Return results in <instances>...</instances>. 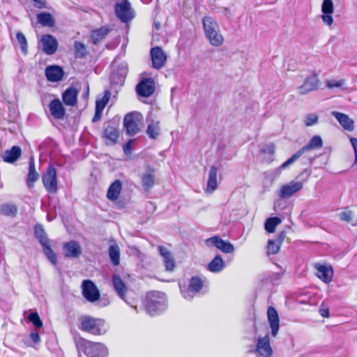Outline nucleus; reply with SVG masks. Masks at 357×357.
Wrapping results in <instances>:
<instances>
[{"mask_svg":"<svg viewBox=\"0 0 357 357\" xmlns=\"http://www.w3.org/2000/svg\"><path fill=\"white\" fill-rule=\"evenodd\" d=\"M38 22L43 26L52 27L54 25V20L49 13H40L37 15Z\"/></svg>","mask_w":357,"mask_h":357,"instance_id":"obj_33","label":"nucleus"},{"mask_svg":"<svg viewBox=\"0 0 357 357\" xmlns=\"http://www.w3.org/2000/svg\"><path fill=\"white\" fill-rule=\"evenodd\" d=\"M282 220L278 217H271L266 220L264 229L268 233H273L276 227L281 223Z\"/></svg>","mask_w":357,"mask_h":357,"instance_id":"obj_36","label":"nucleus"},{"mask_svg":"<svg viewBox=\"0 0 357 357\" xmlns=\"http://www.w3.org/2000/svg\"><path fill=\"white\" fill-rule=\"evenodd\" d=\"M119 133L118 129L111 125L107 124L104 130V137L108 140L107 144H114L119 138Z\"/></svg>","mask_w":357,"mask_h":357,"instance_id":"obj_26","label":"nucleus"},{"mask_svg":"<svg viewBox=\"0 0 357 357\" xmlns=\"http://www.w3.org/2000/svg\"><path fill=\"white\" fill-rule=\"evenodd\" d=\"M123 126L128 135L133 136L139 131L137 121L135 117V113L127 114L123 119Z\"/></svg>","mask_w":357,"mask_h":357,"instance_id":"obj_17","label":"nucleus"},{"mask_svg":"<svg viewBox=\"0 0 357 357\" xmlns=\"http://www.w3.org/2000/svg\"><path fill=\"white\" fill-rule=\"evenodd\" d=\"M142 185L146 190L153 187L155 183L154 170H151L146 173L142 178Z\"/></svg>","mask_w":357,"mask_h":357,"instance_id":"obj_35","label":"nucleus"},{"mask_svg":"<svg viewBox=\"0 0 357 357\" xmlns=\"http://www.w3.org/2000/svg\"><path fill=\"white\" fill-rule=\"evenodd\" d=\"M317 276L325 283H329L332 280L333 270L331 266L316 264Z\"/></svg>","mask_w":357,"mask_h":357,"instance_id":"obj_19","label":"nucleus"},{"mask_svg":"<svg viewBox=\"0 0 357 357\" xmlns=\"http://www.w3.org/2000/svg\"><path fill=\"white\" fill-rule=\"evenodd\" d=\"M331 114L337 120L344 130L349 131L354 130V121L348 115L336 111L332 112Z\"/></svg>","mask_w":357,"mask_h":357,"instance_id":"obj_22","label":"nucleus"},{"mask_svg":"<svg viewBox=\"0 0 357 357\" xmlns=\"http://www.w3.org/2000/svg\"><path fill=\"white\" fill-rule=\"evenodd\" d=\"M64 75L63 70L59 66H50L45 68V76L50 82L60 81Z\"/></svg>","mask_w":357,"mask_h":357,"instance_id":"obj_20","label":"nucleus"},{"mask_svg":"<svg viewBox=\"0 0 357 357\" xmlns=\"http://www.w3.org/2000/svg\"><path fill=\"white\" fill-rule=\"evenodd\" d=\"M17 212V208L15 205L11 204H3L1 207V213L7 216H15Z\"/></svg>","mask_w":357,"mask_h":357,"instance_id":"obj_40","label":"nucleus"},{"mask_svg":"<svg viewBox=\"0 0 357 357\" xmlns=\"http://www.w3.org/2000/svg\"><path fill=\"white\" fill-rule=\"evenodd\" d=\"M284 238H285V234H284V232L282 231L279 234V235L278 236V238L275 241H277V243H279V245H281Z\"/></svg>","mask_w":357,"mask_h":357,"instance_id":"obj_62","label":"nucleus"},{"mask_svg":"<svg viewBox=\"0 0 357 357\" xmlns=\"http://www.w3.org/2000/svg\"><path fill=\"white\" fill-rule=\"evenodd\" d=\"M77 90L74 87H69L62 94L63 103L67 106H74L77 103Z\"/></svg>","mask_w":357,"mask_h":357,"instance_id":"obj_25","label":"nucleus"},{"mask_svg":"<svg viewBox=\"0 0 357 357\" xmlns=\"http://www.w3.org/2000/svg\"><path fill=\"white\" fill-rule=\"evenodd\" d=\"M303 188V183L299 181H291V182L281 186L278 196L281 199H287L292 197Z\"/></svg>","mask_w":357,"mask_h":357,"instance_id":"obj_7","label":"nucleus"},{"mask_svg":"<svg viewBox=\"0 0 357 357\" xmlns=\"http://www.w3.org/2000/svg\"><path fill=\"white\" fill-rule=\"evenodd\" d=\"M280 248V245L277 243L275 240H268L267 245V253L268 255H275L278 252Z\"/></svg>","mask_w":357,"mask_h":357,"instance_id":"obj_45","label":"nucleus"},{"mask_svg":"<svg viewBox=\"0 0 357 357\" xmlns=\"http://www.w3.org/2000/svg\"><path fill=\"white\" fill-rule=\"evenodd\" d=\"M75 54L77 58H82L86 54V48L85 45L79 42H75Z\"/></svg>","mask_w":357,"mask_h":357,"instance_id":"obj_44","label":"nucleus"},{"mask_svg":"<svg viewBox=\"0 0 357 357\" xmlns=\"http://www.w3.org/2000/svg\"><path fill=\"white\" fill-rule=\"evenodd\" d=\"M167 61V55L162 49L158 46V70L162 68Z\"/></svg>","mask_w":357,"mask_h":357,"instance_id":"obj_48","label":"nucleus"},{"mask_svg":"<svg viewBox=\"0 0 357 357\" xmlns=\"http://www.w3.org/2000/svg\"><path fill=\"white\" fill-rule=\"evenodd\" d=\"M151 56L152 61V66L154 68H156V47H153L151 49Z\"/></svg>","mask_w":357,"mask_h":357,"instance_id":"obj_59","label":"nucleus"},{"mask_svg":"<svg viewBox=\"0 0 357 357\" xmlns=\"http://www.w3.org/2000/svg\"><path fill=\"white\" fill-rule=\"evenodd\" d=\"M319 79L317 75L313 74L305 78L304 83L298 87V93L301 95H305L312 91L318 89Z\"/></svg>","mask_w":357,"mask_h":357,"instance_id":"obj_14","label":"nucleus"},{"mask_svg":"<svg viewBox=\"0 0 357 357\" xmlns=\"http://www.w3.org/2000/svg\"><path fill=\"white\" fill-rule=\"evenodd\" d=\"M167 296L163 292L158 291V314L164 312L167 309Z\"/></svg>","mask_w":357,"mask_h":357,"instance_id":"obj_38","label":"nucleus"},{"mask_svg":"<svg viewBox=\"0 0 357 357\" xmlns=\"http://www.w3.org/2000/svg\"><path fill=\"white\" fill-rule=\"evenodd\" d=\"M110 31V29L106 26L100 27L98 29L94 30L91 33V38L94 44L98 43L102 40Z\"/></svg>","mask_w":357,"mask_h":357,"instance_id":"obj_34","label":"nucleus"},{"mask_svg":"<svg viewBox=\"0 0 357 357\" xmlns=\"http://www.w3.org/2000/svg\"><path fill=\"white\" fill-rule=\"evenodd\" d=\"M340 218L342 221L350 222L352 219V212L351 211H344L340 213Z\"/></svg>","mask_w":357,"mask_h":357,"instance_id":"obj_54","label":"nucleus"},{"mask_svg":"<svg viewBox=\"0 0 357 357\" xmlns=\"http://www.w3.org/2000/svg\"><path fill=\"white\" fill-rule=\"evenodd\" d=\"M302 154L298 151L293 155H291L287 160L283 162L280 165V169H285L289 167L290 165L293 164L295 161H296L300 157H301Z\"/></svg>","mask_w":357,"mask_h":357,"instance_id":"obj_49","label":"nucleus"},{"mask_svg":"<svg viewBox=\"0 0 357 357\" xmlns=\"http://www.w3.org/2000/svg\"><path fill=\"white\" fill-rule=\"evenodd\" d=\"M34 2V6L37 8H46V0H33Z\"/></svg>","mask_w":357,"mask_h":357,"instance_id":"obj_60","label":"nucleus"},{"mask_svg":"<svg viewBox=\"0 0 357 357\" xmlns=\"http://www.w3.org/2000/svg\"><path fill=\"white\" fill-rule=\"evenodd\" d=\"M351 144L353 146L355 153V164L357 165V139L354 137L350 138Z\"/></svg>","mask_w":357,"mask_h":357,"instance_id":"obj_57","label":"nucleus"},{"mask_svg":"<svg viewBox=\"0 0 357 357\" xmlns=\"http://www.w3.org/2000/svg\"><path fill=\"white\" fill-rule=\"evenodd\" d=\"M143 307L150 316H154L156 312V294L154 291L148 292L144 300Z\"/></svg>","mask_w":357,"mask_h":357,"instance_id":"obj_16","label":"nucleus"},{"mask_svg":"<svg viewBox=\"0 0 357 357\" xmlns=\"http://www.w3.org/2000/svg\"><path fill=\"white\" fill-rule=\"evenodd\" d=\"M22 151L20 147L14 146L10 150L6 151L3 155V160L6 162H14L21 155Z\"/></svg>","mask_w":357,"mask_h":357,"instance_id":"obj_29","label":"nucleus"},{"mask_svg":"<svg viewBox=\"0 0 357 357\" xmlns=\"http://www.w3.org/2000/svg\"><path fill=\"white\" fill-rule=\"evenodd\" d=\"M28 319L37 328H40L43 326V322L37 312L30 313L28 316Z\"/></svg>","mask_w":357,"mask_h":357,"instance_id":"obj_46","label":"nucleus"},{"mask_svg":"<svg viewBox=\"0 0 357 357\" xmlns=\"http://www.w3.org/2000/svg\"><path fill=\"white\" fill-rule=\"evenodd\" d=\"M162 262L164 263L165 270L167 271H174L176 267V261L173 254L170 255L169 257H165L164 259H162Z\"/></svg>","mask_w":357,"mask_h":357,"instance_id":"obj_42","label":"nucleus"},{"mask_svg":"<svg viewBox=\"0 0 357 357\" xmlns=\"http://www.w3.org/2000/svg\"><path fill=\"white\" fill-rule=\"evenodd\" d=\"M42 181L45 190L51 194H54L58 190L57 174L56 169L52 165H49L42 176Z\"/></svg>","mask_w":357,"mask_h":357,"instance_id":"obj_5","label":"nucleus"},{"mask_svg":"<svg viewBox=\"0 0 357 357\" xmlns=\"http://www.w3.org/2000/svg\"><path fill=\"white\" fill-rule=\"evenodd\" d=\"M268 321L271 329V335L275 337L280 329V318L275 307L269 306L267 310Z\"/></svg>","mask_w":357,"mask_h":357,"instance_id":"obj_15","label":"nucleus"},{"mask_svg":"<svg viewBox=\"0 0 357 357\" xmlns=\"http://www.w3.org/2000/svg\"><path fill=\"white\" fill-rule=\"evenodd\" d=\"M305 124L306 126H312L318 122V116L315 114H308L305 119Z\"/></svg>","mask_w":357,"mask_h":357,"instance_id":"obj_51","label":"nucleus"},{"mask_svg":"<svg viewBox=\"0 0 357 357\" xmlns=\"http://www.w3.org/2000/svg\"><path fill=\"white\" fill-rule=\"evenodd\" d=\"M79 329L94 335H103L109 328L108 323L100 318L83 316L79 319Z\"/></svg>","mask_w":357,"mask_h":357,"instance_id":"obj_2","label":"nucleus"},{"mask_svg":"<svg viewBox=\"0 0 357 357\" xmlns=\"http://www.w3.org/2000/svg\"><path fill=\"white\" fill-rule=\"evenodd\" d=\"M205 243L208 247L214 246L225 253H231L234 250V247L231 243L224 241L218 236L206 239Z\"/></svg>","mask_w":357,"mask_h":357,"instance_id":"obj_10","label":"nucleus"},{"mask_svg":"<svg viewBox=\"0 0 357 357\" xmlns=\"http://www.w3.org/2000/svg\"><path fill=\"white\" fill-rule=\"evenodd\" d=\"M82 294L89 302H95L100 297V292L95 284L89 280H84L82 284Z\"/></svg>","mask_w":357,"mask_h":357,"instance_id":"obj_9","label":"nucleus"},{"mask_svg":"<svg viewBox=\"0 0 357 357\" xmlns=\"http://www.w3.org/2000/svg\"><path fill=\"white\" fill-rule=\"evenodd\" d=\"M109 255L112 264L118 266L120 261V250L117 245H111L109 249Z\"/></svg>","mask_w":357,"mask_h":357,"instance_id":"obj_37","label":"nucleus"},{"mask_svg":"<svg viewBox=\"0 0 357 357\" xmlns=\"http://www.w3.org/2000/svg\"><path fill=\"white\" fill-rule=\"evenodd\" d=\"M275 145L273 144H268L261 149V152L268 154H273L275 152Z\"/></svg>","mask_w":357,"mask_h":357,"instance_id":"obj_55","label":"nucleus"},{"mask_svg":"<svg viewBox=\"0 0 357 357\" xmlns=\"http://www.w3.org/2000/svg\"><path fill=\"white\" fill-rule=\"evenodd\" d=\"M35 235L36 237L39 240L42 245L49 242V239L46 236V234L40 225H36Z\"/></svg>","mask_w":357,"mask_h":357,"instance_id":"obj_41","label":"nucleus"},{"mask_svg":"<svg viewBox=\"0 0 357 357\" xmlns=\"http://www.w3.org/2000/svg\"><path fill=\"white\" fill-rule=\"evenodd\" d=\"M30 338L35 343H37V342H38L40 341L39 334L38 333H36V332L31 333L30 334Z\"/></svg>","mask_w":357,"mask_h":357,"instance_id":"obj_61","label":"nucleus"},{"mask_svg":"<svg viewBox=\"0 0 357 357\" xmlns=\"http://www.w3.org/2000/svg\"><path fill=\"white\" fill-rule=\"evenodd\" d=\"M344 83L345 80L343 79H340L338 80L331 79L326 81V86L328 89L342 88Z\"/></svg>","mask_w":357,"mask_h":357,"instance_id":"obj_47","label":"nucleus"},{"mask_svg":"<svg viewBox=\"0 0 357 357\" xmlns=\"http://www.w3.org/2000/svg\"><path fill=\"white\" fill-rule=\"evenodd\" d=\"M43 252L47 257V258L50 260V261L54 264L56 265L57 262L56 255L54 253V252L52 250L50 241L47 243H45L43 245Z\"/></svg>","mask_w":357,"mask_h":357,"instance_id":"obj_39","label":"nucleus"},{"mask_svg":"<svg viewBox=\"0 0 357 357\" xmlns=\"http://www.w3.org/2000/svg\"><path fill=\"white\" fill-rule=\"evenodd\" d=\"M112 284L113 287L117 293L118 296L123 299L124 301H126V293L128 290V288L124 283V282L122 280L121 277L117 274H114L112 276Z\"/></svg>","mask_w":357,"mask_h":357,"instance_id":"obj_23","label":"nucleus"},{"mask_svg":"<svg viewBox=\"0 0 357 357\" xmlns=\"http://www.w3.org/2000/svg\"><path fill=\"white\" fill-rule=\"evenodd\" d=\"M282 170V169H280V166L278 168L274 169L273 171L272 174L274 176V177L279 176Z\"/></svg>","mask_w":357,"mask_h":357,"instance_id":"obj_64","label":"nucleus"},{"mask_svg":"<svg viewBox=\"0 0 357 357\" xmlns=\"http://www.w3.org/2000/svg\"><path fill=\"white\" fill-rule=\"evenodd\" d=\"M334 12V4L333 0H323L321 4V18L324 24L331 26L333 23V17L332 14Z\"/></svg>","mask_w":357,"mask_h":357,"instance_id":"obj_12","label":"nucleus"},{"mask_svg":"<svg viewBox=\"0 0 357 357\" xmlns=\"http://www.w3.org/2000/svg\"><path fill=\"white\" fill-rule=\"evenodd\" d=\"M16 38H17L18 43H20V45H21L22 52L24 54H26V52H27V42H26V39L25 36H24V34L21 32L17 33Z\"/></svg>","mask_w":357,"mask_h":357,"instance_id":"obj_50","label":"nucleus"},{"mask_svg":"<svg viewBox=\"0 0 357 357\" xmlns=\"http://www.w3.org/2000/svg\"><path fill=\"white\" fill-rule=\"evenodd\" d=\"M323 146V141L320 136L319 135H314L313 136L309 142L304 146L303 148L299 149V152L303 155L305 152L314 150V149H319L321 148Z\"/></svg>","mask_w":357,"mask_h":357,"instance_id":"obj_27","label":"nucleus"},{"mask_svg":"<svg viewBox=\"0 0 357 357\" xmlns=\"http://www.w3.org/2000/svg\"><path fill=\"white\" fill-rule=\"evenodd\" d=\"M43 51L48 55L54 54L58 48L57 40L52 35L45 34L41 37Z\"/></svg>","mask_w":357,"mask_h":357,"instance_id":"obj_13","label":"nucleus"},{"mask_svg":"<svg viewBox=\"0 0 357 357\" xmlns=\"http://www.w3.org/2000/svg\"><path fill=\"white\" fill-rule=\"evenodd\" d=\"M203 288V281L198 276H192L189 281L188 287H181L180 291L182 296L187 301H191Z\"/></svg>","mask_w":357,"mask_h":357,"instance_id":"obj_4","label":"nucleus"},{"mask_svg":"<svg viewBox=\"0 0 357 357\" xmlns=\"http://www.w3.org/2000/svg\"><path fill=\"white\" fill-rule=\"evenodd\" d=\"M102 113V111H99V110L96 109V113L93 118V121L96 122V121H99L101 118Z\"/></svg>","mask_w":357,"mask_h":357,"instance_id":"obj_63","label":"nucleus"},{"mask_svg":"<svg viewBox=\"0 0 357 357\" xmlns=\"http://www.w3.org/2000/svg\"><path fill=\"white\" fill-rule=\"evenodd\" d=\"M134 139H130L126 144L123 146V151L125 154L130 155L132 151V146L134 143Z\"/></svg>","mask_w":357,"mask_h":357,"instance_id":"obj_56","label":"nucleus"},{"mask_svg":"<svg viewBox=\"0 0 357 357\" xmlns=\"http://www.w3.org/2000/svg\"><path fill=\"white\" fill-rule=\"evenodd\" d=\"M351 144L353 146L355 153V164L357 165V139L354 137L350 138Z\"/></svg>","mask_w":357,"mask_h":357,"instance_id":"obj_58","label":"nucleus"},{"mask_svg":"<svg viewBox=\"0 0 357 357\" xmlns=\"http://www.w3.org/2000/svg\"><path fill=\"white\" fill-rule=\"evenodd\" d=\"M64 255L67 257L77 258L82 254V247L75 241H70L63 245Z\"/></svg>","mask_w":357,"mask_h":357,"instance_id":"obj_18","label":"nucleus"},{"mask_svg":"<svg viewBox=\"0 0 357 357\" xmlns=\"http://www.w3.org/2000/svg\"><path fill=\"white\" fill-rule=\"evenodd\" d=\"M202 24L206 38L211 45L215 47L220 46L224 38L220 31L217 22L211 17L206 16L202 19Z\"/></svg>","mask_w":357,"mask_h":357,"instance_id":"obj_3","label":"nucleus"},{"mask_svg":"<svg viewBox=\"0 0 357 357\" xmlns=\"http://www.w3.org/2000/svg\"><path fill=\"white\" fill-rule=\"evenodd\" d=\"M109 97L110 93L107 91H105L104 96L101 99L97 100L96 102V110L103 111L109 100Z\"/></svg>","mask_w":357,"mask_h":357,"instance_id":"obj_43","label":"nucleus"},{"mask_svg":"<svg viewBox=\"0 0 357 357\" xmlns=\"http://www.w3.org/2000/svg\"><path fill=\"white\" fill-rule=\"evenodd\" d=\"M122 190V183L119 180L114 181L109 187L107 197L108 199L114 201L116 200Z\"/></svg>","mask_w":357,"mask_h":357,"instance_id":"obj_28","label":"nucleus"},{"mask_svg":"<svg viewBox=\"0 0 357 357\" xmlns=\"http://www.w3.org/2000/svg\"><path fill=\"white\" fill-rule=\"evenodd\" d=\"M116 73L123 78L125 77L128 73V64L126 62L121 63Z\"/></svg>","mask_w":357,"mask_h":357,"instance_id":"obj_52","label":"nucleus"},{"mask_svg":"<svg viewBox=\"0 0 357 357\" xmlns=\"http://www.w3.org/2000/svg\"><path fill=\"white\" fill-rule=\"evenodd\" d=\"M158 251L162 259H164L165 257H169L172 254L168 248L161 245L158 246Z\"/></svg>","mask_w":357,"mask_h":357,"instance_id":"obj_53","label":"nucleus"},{"mask_svg":"<svg viewBox=\"0 0 357 357\" xmlns=\"http://www.w3.org/2000/svg\"><path fill=\"white\" fill-rule=\"evenodd\" d=\"M225 268V262L220 255H216L208 264V269L212 273H219Z\"/></svg>","mask_w":357,"mask_h":357,"instance_id":"obj_30","label":"nucleus"},{"mask_svg":"<svg viewBox=\"0 0 357 357\" xmlns=\"http://www.w3.org/2000/svg\"><path fill=\"white\" fill-rule=\"evenodd\" d=\"M217 176L218 168L213 165L211 167L208 172V178L206 188L205 190L206 193H212L216 190L218 186Z\"/></svg>","mask_w":357,"mask_h":357,"instance_id":"obj_24","label":"nucleus"},{"mask_svg":"<svg viewBox=\"0 0 357 357\" xmlns=\"http://www.w3.org/2000/svg\"><path fill=\"white\" fill-rule=\"evenodd\" d=\"M116 15L123 22H127L134 17V12L130 7L128 0H123L117 3L115 7Z\"/></svg>","mask_w":357,"mask_h":357,"instance_id":"obj_6","label":"nucleus"},{"mask_svg":"<svg viewBox=\"0 0 357 357\" xmlns=\"http://www.w3.org/2000/svg\"><path fill=\"white\" fill-rule=\"evenodd\" d=\"M256 351L261 357H271L273 354V350L270 344L268 335L259 337L257 340Z\"/></svg>","mask_w":357,"mask_h":357,"instance_id":"obj_11","label":"nucleus"},{"mask_svg":"<svg viewBox=\"0 0 357 357\" xmlns=\"http://www.w3.org/2000/svg\"><path fill=\"white\" fill-rule=\"evenodd\" d=\"M76 346L79 351H82L87 357H107L109 349L102 342H92L79 337L76 340Z\"/></svg>","mask_w":357,"mask_h":357,"instance_id":"obj_1","label":"nucleus"},{"mask_svg":"<svg viewBox=\"0 0 357 357\" xmlns=\"http://www.w3.org/2000/svg\"><path fill=\"white\" fill-rule=\"evenodd\" d=\"M38 178V174L37 173L35 168V163L33 158H31L29 164V174L27 177V185L29 187H32L33 183Z\"/></svg>","mask_w":357,"mask_h":357,"instance_id":"obj_32","label":"nucleus"},{"mask_svg":"<svg viewBox=\"0 0 357 357\" xmlns=\"http://www.w3.org/2000/svg\"><path fill=\"white\" fill-rule=\"evenodd\" d=\"M154 117L155 115L153 111L149 112L146 117V122L148 123L146 133L149 137L152 139H155L156 137V127L154 123Z\"/></svg>","mask_w":357,"mask_h":357,"instance_id":"obj_31","label":"nucleus"},{"mask_svg":"<svg viewBox=\"0 0 357 357\" xmlns=\"http://www.w3.org/2000/svg\"><path fill=\"white\" fill-rule=\"evenodd\" d=\"M155 81L152 78H144L136 86V92L142 97H149L155 91Z\"/></svg>","mask_w":357,"mask_h":357,"instance_id":"obj_8","label":"nucleus"},{"mask_svg":"<svg viewBox=\"0 0 357 357\" xmlns=\"http://www.w3.org/2000/svg\"><path fill=\"white\" fill-rule=\"evenodd\" d=\"M49 109L54 119H63L64 118L66 111L59 99L52 100L49 105Z\"/></svg>","mask_w":357,"mask_h":357,"instance_id":"obj_21","label":"nucleus"}]
</instances>
